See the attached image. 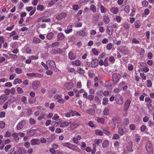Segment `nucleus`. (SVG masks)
<instances>
[{"instance_id":"nucleus-61","label":"nucleus","mask_w":154,"mask_h":154,"mask_svg":"<svg viewBox=\"0 0 154 154\" xmlns=\"http://www.w3.org/2000/svg\"><path fill=\"white\" fill-rule=\"evenodd\" d=\"M5 123L2 121H0V128H3L5 127Z\"/></svg>"},{"instance_id":"nucleus-51","label":"nucleus","mask_w":154,"mask_h":154,"mask_svg":"<svg viewBox=\"0 0 154 154\" xmlns=\"http://www.w3.org/2000/svg\"><path fill=\"white\" fill-rule=\"evenodd\" d=\"M26 75L27 76L30 77H35V73L32 72L31 73H27L26 74Z\"/></svg>"},{"instance_id":"nucleus-21","label":"nucleus","mask_w":154,"mask_h":154,"mask_svg":"<svg viewBox=\"0 0 154 154\" xmlns=\"http://www.w3.org/2000/svg\"><path fill=\"white\" fill-rule=\"evenodd\" d=\"M102 140L100 139H95L94 141V143H93V144H94V146H96V145H97L99 146H100V145L102 142Z\"/></svg>"},{"instance_id":"nucleus-34","label":"nucleus","mask_w":154,"mask_h":154,"mask_svg":"<svg viewBox=\"0 0 154 154\" xmlns=\"http://www.w3.org/2000/svg\"><path fill=\"white\" fill-rule=\"evenodd\" d=\"M90 9L94 13L96 12L97 11V8L96 7L93 5H91L90 7Z\"/></svg>"},{"instance_id":"nucleus-9","label":"nucleus","mask_w":154,"mask_h":154,"mask_svg":"<svg viewBox=\"0 0 154 154\" xmlns=\"http://www.w3.org/2000/svg\"><path fill=\"white\" fill-rule=\"evenodd\" d=\"M73 87V84L72 82H69L65 83L64 85V89L69 90Z\"/></svg>"},{"instance_id":"nucleus-47","label":"nucleus","mask_w":154,"mask_h":154,"mask_svg":"<svg viewBox=\"0 0 154 154\" xmlns=\"http://www.w3.org/2000/svg\"><path fill=\"white\" fill-rule=\"evenodd\" d=\"M128 69L129 71H132L134 69L133 66L131 64H128Z\"/></svg>"},{"instance_id":"nucleus-24","label":"nucleus","mask_w":154,"mask_h":154,"mask_svg":"<svg viewBox=\"0 0 154 154\" xmlns=\"http://www.w3.org/2000/svg\"><path fill=\"white\" fill-rule=\"evenodd\" d=\"M81 64V62L79 60H76L72 62V64L76 66H79Z\"/></svg>"},{"instance_id":"nucleus-18","label":"nucleus","mask_w":154,"mask_h":154,"mask_svg":"<svg viewBox=\"0 0 154 154\" xmlns=\"http://www.w3.org/2000/svg\"><path fill=\"white\" fill-rule=\"evenodd\" d=\"M36 132L35 129H31L27 131V134L29 136H32L34 135Z\"/></svg>"},{"instance_id":"nucleus-19","label":"nucleus","mask_w":154,"mask_h":154,"mask_svg":"<svg viewBox=\"0 0 154 154\" xmlns=\"http://www.w3.org/2000/svg\"><path fill=\"white\" fill-rule=\"evenodd\" d=\"M65 36L62 33H60L57 35V38L58 41L62 40L64 39Z\"/></svg>"},{"instance_id":"nucleus-13","label":"nucleus","mask_w":154,"mask_h":154,"mask_svg":"<svg viewBox=\"0 0 154 154\" xmlns=\"http://www.w3.org/2000/svg\"><path fill=\"white\" fill-rule=\"evenodd\" d=\"M31 144L32 146L39 145L40 143L39 140L38 138L33 139L31 140Z\"/></svg>"},{"instance_id":"nucleus-15","label":"nucleus","mask_w":154,"mask_h":154,"mask_svg":"<svg viewBox=\"0 0 154 154\" xmlns=\"http://www.w3.org/2000/svg\"><path fill=\"white\" fill-rule=\"evenodd\" d=\"M81 139V136L80 135H79L76 137H74L73 138V141L74 143L77 144L79 143L78 141L80 140Z\"/></svg>"},{"instance_id":"nucleus-38","label":"nucleus","mask_w":154,"mask_h":154,"mask_svg":"<svg viewBox=\"0 0 154 154\" xmlns=\"http://www.w3.org/2000/svg\"><path fill=\"white\" fill-rule=\"evenodd\" d=\"M15 71L18 74H21L23 72L22 69L19 68H16L15 69Z\"/></svg>"},{"instance_id":"nucleus-46","label":"nucleus","mask_w":154,"mask_h":154,"mask_svg":"<svg viewBox=\"0 0 154 154\" xmlns=\"http://www.w3.org/2000/svg\"><path fill=\"white\" fill-rule=\"evenodd\" d=\"M120 138L119 135L117 134H115L113 135L112 139L113 140H117Z\"/></svg>"},{"instance_id":"nucleus-40","label":"nucleus","mask_w":154,"mask_h":154,"mask_svg":"<svg viewBox=\"0 0 154 154\" xmlns=\"http://www.w3.org/2000/svg\"><path fill=\"white\" fill-rule=\"evenodd\" d=\"M108 128H104L103 129V131L104 133L105 134L109 136L111 134V132L108 130Z\"/></svg>"},{"instance_id":"nucleus-12","label":"nucleus","mask_w":154,"mask_h":154,"mask_svg":"<svg viewBox=\"0 0 154 154\" xmlns=\"http://www.w3.org/2000/svg\"><path fill=\"white\" fill-rule=\"evenodd\" d=\"M26 123L25 121H22L18 124L17 126V130H20L21 129L23 126H24Z\"/></svg>"},{"instance_id":"nucleus-57","label":"nucleus","mask_w":154,"mask_h":154,"mask_svg":"<svg viewBox=\"0 0 154 154\" xmlns=\"http://www.w3.org/2000/svg\"><path fill=\"white\" fill-rule=\"evenodd\" d=\"M112 30V29H109V28H108L106 31V33H107L110 36L112 35V31H111Z\"/></svg>"},{"instance_id":"nucleus-29","label":"nucleus","mask_w":154,"mask_h":154,"mask_svg":"<svg viewBox=\"0 0 154 154\" xmlns=\"http://www.w3.org/2000/svg\"><path fill=\"white\" fill-rule=\"evenodd\" d=\"M79 125L77 123H73L70 126V128L71 129L73 130L77 127H78Z\"/></svg>"},{"instance_id":"nucleus-26","label":"nucleus","mask_w":154,"mask_h":154,"mask_svg":"<svg viewBox=\"0 0 154 154\" xmlns=\"http://www.w3.org/2000/svg\"><path fill=\"white\" fill-rule=\"evenodd\" d=\"M95 120L102 124H103L105 122V119L102 118L97 117L95 119Z\"/></svg>"},{"instance_id":"nucleus-56","label":"nucleus","mask_w":154,"mask_h":154,"mask_svg":"<svg viewBox=\"0 0 154 154\" xmlns=\"http://www.w3.org/2000/svg\"><path fill=\"white\" fill-rule=\"evenodd\" d=\"M108 58L107 57L103 61L104 66H106L108 65Z\"/></svg>"},{"instance_id":"nucleus-63","label":"nucleus","mask_w":154,"mask_h":154,"mask_svg":"<svg viewBox=\"0 0 154 154\" xmlns=\"http://www.w3.org/2000/svg\"><path fill=\"white\" fill-rule=\"evenodd\" d=\"M124 10L126 13H128L130 11L129 7L128 5H126L125 6Z\"/></svg>"},{"instance_id":"nucleus-3","label":"nucleus","mask_w":154,"mask_h":154,"mask_svg":"<svg viewBox=\"0 0 154 154\" xmlns=\"http://www.w3.org/2000/svg\"><path fill=\"white\" fill-rule=\"evenodd\" d=\"M41 85L40 82L37 80L34 81L32 84V88L35 90H36L38 89Z\"/></svg>"},{"instance_id":"nucleus-48","label":"nucleus","mask_w":154,"mask_h":154,"mask_svg":"<svg viewBox=\"0 0 154 154\" xmlns=\"http://www.w3.org/2000/svg\"><path fill=\"white\" fill-rule=\"evenodd\" d=\"M59 46V43L58 42H56L52 44L51 45V47L54 48L55 47H57Z\"/></svg>"},{"instance_id":"nucleus-33","label":"nucleus","mask_w":154,"mask_h":154,"mask_svg":"<svg viewBox=\"0 0 154 154\" xmlns=\"http://www.w3.org/2000/svg\"><path fill=\"white\" fill-rule=\"evenodd\" d=\"M108 100L106 97H104L103 99L102 104L103 105L106 106L108 104Z\"/></svg>"},{"instance_id":"nucleus-1","label":"nucleus","mask_w":154,"mask_h":154,"mask_svg":"<svg viewBox=\"0 0 154 154\" xmlns=\"http://www.w3.org/2000/svg\"><path fill=\"white\" fill-rule=\"evenodd\" d=\"M145 147L146 150L149 154H152L153 152V149L152 143L150 141L147 142Z\"/></svg>"},{"instance_id":"nucleus-36","label":"nucleus","mask_w":154,"mask_h":154,"mask_svg":"<svg viewBox=\"0 0 154 154\" xmlns=\"http://www.w3.org/2000/svg\"><path fill=\"white\" fill-rule=\"evenodd\" d=\"M58 1V0H52L49 2L48 5L50 7H51L54 5L55 3Z\"/></svg>"},{"instance_id":"nucleus-39","label":"nucleus","mask_w":154,"mask_h":154,"mask_svg":"<svg viewBox=\"0 0 154 154\" xmlns=\"http://www.w3.org/2000/svg\"><path fill=\"white\" fill-rule=\"evenodd\" d=\"M95 132L96 134L97 135L102 136L103 134V132L100 130L97 129L96 130Z\"/></svg>"},{"instance_id":"nucleus-14","label":"nucleus","mask_w":154,"mask_h":154,"mask_svg":"<svg viewBox=\"0 0 154 154\" xmlns=\"http://www.w3.org/2000/svg\"><path fill=\"white\" fill-rule=\"evenodd\" d=\"M87 33L83 30H80L76 33V35H79L82 37H84L87 34Z\"/></svg>"},{"instance_id":"nucleus-2","label":"nucleus","mask_w":154,"mask_h":154,"mask_svg":"<svg viewBox=\"0 0 154 154\" xmlns=\"http://www.w3.org/2000/svg\"><path fill=\"white\" fill-rule=\"evenodd\" d=\"M115 100L116 103L119 105H122L123 103V97L120 94H118L116 95Z\"/></svg>"},{"instance_id":"nucleus-53","label":"nucleus","mask_w":154,"mask_h":154,"mask_svg":"<svg viewBox=\"0 0 154 154\" xmlns=\"http://www.w3.org/2000/svg\"><path fill=\"white\" fill-rule=\"evenodd\" d=\"M136 9L133 8L131 10V12L130 14V15L131 16H133L135 14Z\"/></svg>"},{"instance_id":"nucleus-43","label":"nucleus","mask_w":154,"mask_h":154,"mask_svg":"<svg viewBox=\"0 0 154 154\" xmlns=\"http://www.w3.org/2000/svg\"><path fill=\"white\" fill-rule=\"evenodd\" d=\"M71 144L69 143H62V145L69 148H70V146H72Z\"/></svg>"},{"instance_id":"nucleus-7","label":"nucleus","mask_w":154,"mask_h":154,"mask_svg":"<svg viewBox=\"0 0 154 154\" xmlns=\"http://www.w3.org/2000/svg\"><path fill=\"white\" fill-rule=\"evenodd\" d=\"M110 11L114 14H117L119 11L118 8L115 7H112L109 8Z\"/></svg>"},{"instance_id":"nucleus-30","label":"nucleus","mask_w":154,"mask_h":154,"mask_svg":"<svg viewBox=\"0 0 154 154\" xmlns=\"http://www.w3.org/2000/svg\"><path fill=\"white\" fill-rule=\"evenodd\" d=\"M100 10L101 13H105L107 12L106 9L102 5H100Z\"/></svg>"},{"instance_id":"nucleus-58","label":"nucleus","mask_w":154,"mask_h":154,"mask_svg":"<svg viewBox=\"0 0 154 154\" xmlns=\"http://www.w3.org/2000/svg\"><path fill=\"white\" fill-rule=\"evenodd\" d=\"M109 60V61L111 62L112 63H114L115 59L113 56H111L110 57Z\"/></svg>"},{"instance_id":"nucleus-17","label":"nucleus","mask_w":154,"mask_h":154,"mask_svg":"<svg viewBox=\"0 0 154 154\" xmlns=\"http://www.w3.org/2000/svg\"><path fill=\"white\" fill-rule=\"evenodd\" d=\"M86 112L91 115H94L95 113V111L94 108H89L86 110Z\"/></svg>"},{"instance_id":"nucleus-16","label":"nucleus","mask_w":154,"mask_h":154,"mask_svg":"<svg viewBox=\"0 0 154 154\" xmlns=\"http://www.w3.org/2000/svg\"><path fill=\"white\" fill-rule=\"evenodd\" d=\"M19 154H26V150L24 148L22 147H19L18 148L17 150Z\"/></svg>"},{"instance_id":"nucleus-6","label":"nucleus","mask_w":154,"mask_h":154,"mask_svg":"<svg viewBox=\"0 0 154 154\" xmlns=\"http://www.w3.org/2000/svg\"><path fill=\"white\" fill-rule=\"evenodd\" d=\"M131 103V101L129 99L125 101L124 105V110L125 111H126L128 110Z\"/></svg>"},{"instance_id":"nucleus-41","label":"nucleus","mask_w":154,"mask_h":154,"mask_svg":"<svg viewBox=\"0 0 154 154\" xmlns=\"http://www.w3.org/2000/svg\"><path fill=\"white\" fill-rule=\"evenodd\" d=\"M118 132L121 135H123L125 132L123 129L122 128H119Z\"/></svg>"},{"instance_id":"nucleus-44","label":"nucleus","mask_w":154,"mask_h":154,"mask_svg":"<svg viewBox=\"0 0 154 154\" xmlns=\"http://www.w3.org/2000/svg\"><path fill=\"white\" fill-rule=\"evenodd\" d=\"M113 45L112 43L108 44L106 46V48L107 50H110L112 48Z\"/></svg>"},{"instance_id":"nucleus-25","label":"nucleus","mask_w":154,"mask_h":154,"mask_svg":"<svg viewBox=\"0 0 154 154\" xmlns=\"http://www.w3.org/2000/svg\"><path fill=\"white\" fill-rule=\"evenodd\" d=\"M7 97L5 94H3L0 96V103H3L6 100Z\"/></svg>"},{"instance_id":"nucleus-42","label":"nucleus","mask_w":154,"mask_h":154,"mask_svg":"<svg viewBox=\"0 0 154 154\" xmlns=\"http://www.w3.org/2000/svg\"><path fill=\"white\" fill-rule=\"evenodd\" d=\"M103 21L106 24H108L109 22V19L108 16H105L103 19Z\"/></svg>"},{"instance_id":"nucleus-31","label":"nucleus","mask_w":154,"mask_h":154,"mask_svg":"<svg viewBox=\"0 0 154 154\" xmlns=\"http://www.w3.org/2000/svg\"><path fill=\"white\" fill-rule=\"evenodd\" d=\"M33 42L35 44H38L41 42V40L38 38L34 37L33 40Z\"/></svg>"},{"instance_id":"nucleus-45","label":"nucleus","mask_w":154,"mask_h":154,"mask_svg":"<svg viewBox=\"0 0 154 154\" xmlns=\"http://www.w3.org/2000/svg\"><path fill=\"white\" fill-rule=\"evenodd\" d=\"M103 114L105 116L108 115L109 112V109L107 108H105L103 111Z\"/></svg>"},{"instance_id":"nucleus-20","label":"nucleus","mask_w":154,"mask_h":154,"mask_svg":"<svg viewBox=\"0 0 154 154\" xmlns=\"http://www.w3.org/2000/svg\"><path fill=\"white\" fill-rule=\"evenodd\" d=\"M71 122H64L61 123L60 125V127L63 128L71 124Z\"/></svg>"},{"instance_id":"nucleus-28","label":"nucleus","mask_w":154,"mask_h":154,"mask_svg":"<svg viewBox=\"0 0 154 154\" xmlns=\"http://www.w3.org/2000/svg\"><path fill=\"white\" fill-rule=\"evenodd\" d=\"M22 82V80L19 78H16L13 82V84L15 85L17 84H21Z\"/></svg>"},{"instance_id":"nucleus-22","label":"nucleus","mask_w":154,"mask_h":154,"mask_svg":"<svg viewBox=\"0 0 154 154\" xmlns=\"http://www.w3.org/2000/svg\"><path fill=\"white\" fill-rule=\"evenodd\" d=\"M109 145V142L107 140H104L102 143V147L103 148H105L107 147Z\"/></svg>"},{"instance_id":"nucleus-54","label":"nucleus","mask_w":154,"mask_h":154,"mask_svg":"<svg viewBox=\"0 0 154 154\" xmlns=\"http://www.w3.org/2000/svg\"><path fill=\"white\" fill-rule=\"evenodd\" d=\"M78 72L79 74L82 75L84 74L85 71L81 68H79L78 69Z\"/></svg>"},{"instance_id":"nucleus-8","label":"nucleus","mask_w":154,"mask_h":154,"mask_svg":"<svg viewBox=\"0 0 154 154\" xmlns=\"http://www.w3.org/2000/svg\"><path fill=\"white\" fill-rule=\"evenodd\" d=\"M68 57L69 59L71 60H74L76 58V55L74 53L73 51H70L69 52Z\"/></svg>"},{"instance_id":"nucleus-23","label":"nucleus","mask_w":154,"mask_h":154,"mask_svg":"<svg viewBox=\"0 0 154 154\" xmlns=\"http://www.w3.org/2000/svg\"><path fill=\"white\" fill-rule=\"evenodd\" d=\"M52 52L54 54H61L63 52L61 48H58L53 50Z\"/></svg>"},{"instance_id":"nucleus-35","label":"nucleus","mask_w":154,"mask_h":154,"mask_svg":"<svg viewBox=\"0 0 154 154\" xmlns=\"http://www.w3.org/2000/svg\"><path fill=\"white\" fill-rule=\"evenodd\" d=\"M45 9V7L43 5H38L37 6V10L39 11H42Z\"/></svg>"},{"instance_id":"nucleus-60","label":"nucleus","mask_w":154,"mask_h":154,"mask_svg":"<svg viewBox=\"0 0 154 154\" xmlns=\"http://www.w3.org/2000/svg\"><path fill=\"white\" fill-rule=\"evenodd\" d=\"M145 102L149 103H152V100L149 97H146L145 98Z\"/></svg>"},{"instance_id":"nucleus-50","label":"nucleus","mask_w":154,"mask_h":154,"mask_svg":"<svg viewBox=\"0 0 154 154\" xmlns=\"http://www.w3.org/2000/svg\"><path fill=\"white\" fill-rule=\"evenodd\" d=\"M21 101L23 102L24 104H26L27 103L26 97L25 96L22 97L21 99Z\"/></svg>"},{"instance_id":"nucleus-64","label":"nucleus","mask_w":154,"mask_h":154,"mask_svg":"<svg viewBox=\"0 0 154 154\" xmlns=\"http://www.w3.org/2000/svg\"><path fill=\"white\" fill-rule=\"evenodd\" d=\"M71 146H70V148L69 149H72L73 150L75 151H77L78 148L77 146L72 144H71Z\"/></svg>"},{"instance_id":"nucleus-52","label":"nucleus","mask_w":154,"mask_h":154,"mask_svg":"<svg viewBox=\"0 0 154 154\" xmlns=\"http://www.w3.org/2000/svg\"><path fill=\"white\" fill-rule=\"evenodd\" d=\"M54 34L51 32L49 33L47 35V38L49 40L51 39L53 36Z\"/></svg>"},{"instance_id":"nucleus-4","label":"nucleus","mask_w":154,"mask_h":154,"mask_svg":"<svg viewBox=\"0 0 154 154\" xmlns=\"http://www.w3.org/2000/svg\"><path fill=\"white\" fill-rule=\"evenodd\" d=\"M121 75L116 73H114L112 74V80L115 82H117L119 81L121 78Z\"/></svg>"},{"instance_id":"nucleus-32","label":"nucleus","mask_w":154,"mask_h":154,"mask_svg":"<svg viewBox=\"0 0 154 154\" xmlns=\"http://www.w3.org/2000/svg\"><path fill=\"white\" fill-rule=\"evenodd\" d=\"M135 27L137 28H139L140 27V23L139 20H137L134 23Z\"/></svg>"},{"instance_id":"nucleus-10","label":"nucleus","mask_w":154,"mask_h":154,"mask_svg":"<svg viewBox=\"0 0 154 154\" xmlns=\"http://www.w3.org/2000/svg\"><path fill=\"white\" fill-rule=\"evenodd\" d=\"M67 16L65 12H62L58 14L56 17L57 19L58 20H61Z\"/></svg>"},{"instance_id":"nucleus-62","label":"nucleus","mask_w":154,"mask_h":154,"mask_svg":"<svg viewBox=\"0 0 154 154\" xmlns=\"http://www.w3.org/2000/svg\"><path fill=\"white\" fill-rule=\"evenodd\" d=\"M146 82H147L146 85L147 87L150 88L152 86V84L150 80H147L146 81Z\"/></svg>"},{"instance_id":"nucleus-49","label":"nucleus","mask_w":154,"mask_h":154,"mask_svg":"<svg viewBox=\"0 0 154 154\" xmlns=\"http://www.w3.org/2000/svg\"><path fill=\"white\" fill-rule=\"evenodd\" d=\"M135 141L137 143H138L140 141V140L139 135L138 134H136L135 135Z\"/></svg>"},{"instance_id":"nucleus-5","label":"nucleus","mask_w":154,"mask_h":154,"mask_svg":"<svg viewBox=\"0 0 154 154\" xmlns=\"http://www.w3.org/2000/svg\"><path fill=\"white\" fill-rule=\"evenodd\" d=\"M119 51L121 53L125 55H128L130 52L128 51V49L125 46H121L119 49Z\"/></svg>"},{"instance_id":"nucleus-37","label":"nucleus","mask_w":154,"mask_h":154,"mask_svg":"<svg viewBox=\"0 0 154 154\" xmlns=\"http://www.w3.org/2000/svg\"><path fill=\"white\" fill-rule=\"evenodd\" d=\"M122 25L125 29H128L130 27V24L127 22H125Z\"/></svg>"},{"instance_id":"nucleus-11","label":"nucleus","mask_w":154,"mask_h":154,"mask_svg":"<svg viewBox=\"0 0 154 154\" xmlns=\"http://www.w3.org/2000/svg\"><path fill=\"white\" fill-rule=\"evenodd\" d=\"M98 65V60L97 59H94L92 60L91 63V67L95 68Z\"/></svg>"},{"instance_id":"nucleus-59","label":"nucleus","mask_w":154,"mask_h":154,"mask_svg":"<svg viewBox=\"0 0 154 154\" xmlns=\"http://www.w3.org/2000/svg\"><path fill=\"white\" fill-rule=\"evenodd\" d=\"M82 23L80 22H79L76 24L74 26L75 28L80 27L82 26Z\"/></svg>"},{"instance_id":"nucleus-55","label":"nucleus","mask_w":154,"mask_h":154,"mask_svg":"<svg viewBox=\"0 0 154 154\" xmlns=\"http://www.w3.org/2000/svg\"><path fill=\"white\" fill-rule=\"evenodd\" d=\"M17 91L18 93L19 94H21L23 92V89L20 87H18L17 89Z\"/></svg>"},{"instance_id":"nucleus-27","label":"nucleus","mask_w":154,"mask_h":154,"mask_svg":"<svg viewBox=\"0 0 154 154\" xmlns=\"http://www.w3.org/2000/svg\"><path fill=\"white\" fill-rule=\"evenodd\" d=\"M47 64H49L50 66L54 68L56 67L55 62L53 60H48L47 62Z\"/></svg>"}]
</instances>
